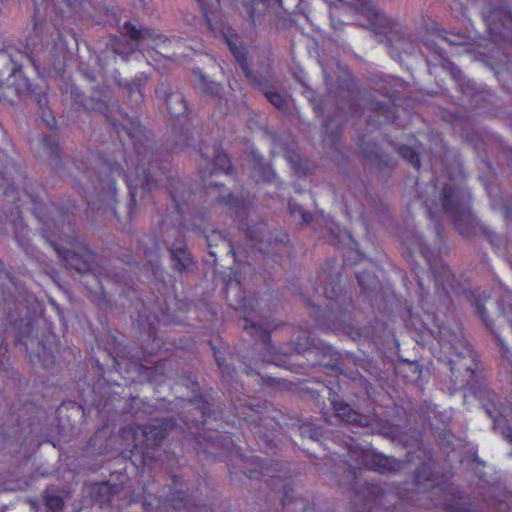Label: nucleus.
Returning a JSON list of instances; mask_svg holds the SVG:
<instances>
[{
	"mask_svg": "<svg viewBox=\"0 0 512 512\" xmlns=\"http://www.w3.org/2000/svg\"><path fill=\"white\" fill-rule=\"evenodd\" d=\"M243 234L245 245L242 246L221 231L213 230L210 234H204L207 241L209 254L214 258L217 265L218 257L222 254L231 256L235 268H230V273L224 281V294L231 308L244 313V329L254 339L253 349L258 353L257 360L261 363L274 364L279 367H285L296 373H303L306 367L328 366L325 362L326 357L334 353L331 345L323 343L311 337L308 330H300L296 340L292 342L291 353H281L274 348L271 340V332L276 326L265 320L251 318L252 314L262 317V312H258L260 302L255 297H248L243 290V281L241 279V270H252V265L247 260L251 254L263 255L265 262L271 260L279 263L281 256L280 250L286 248L289 242L288 235L282 234L281 237L274 235L269 230L265 222H258L252 227L241 222L239 227Z\"/></svg>",
	"mask_w": 512,
	"mask_h": 512,
	"instance_id": "nucleus-1",
	"label": "nucleus"
},
{
	"mask_svg": "<svg viewBox=\"0 0 512 512\" xmlns=\"http://www.w3.org/2000/svg\"><path fill=\"white\" fill-rule=\"evenodd\" d=\"M74 101L86 111H99L110 123L122 144V158L126 170L114 160V155L108 153L90 152L87 160L91 167L84 162L77 166L79 170L94 183L97 182V201L88 200L91 211L110 210L116 217V179L122 177L128 188L130 200L127 205V215L130 220L136 207L138 188L149 194L157 187L152 177V171L162 157V153L154 148V142L148 137L138 119L130 117L115 103H105L99 99L84 97L75 88L72 90Z\"/></svg>",
	"mask_w": 512,
	"mask_h": 512,
	"instance_id": "nucleus-2",
	"label": "nucleus"
},
{
	"mask_svg": "<svg viewBox=\"0 0 512 512\" xmlns=\"http://www.w3.org/2000/svg\"><path fill=\"white\" fill-rule=\"evenodd\" d=\"M344 264L341 269L330 262H327L323 271V276L328 281L324 287L313 286V290L319 293L322 290L323 295L329 301L325 310L317 309L316 320L320 325H325L328 329L338 330L349 326L351 315L354 310L351 291L342 285V272L348 266L362 263L363 270H356L354 273L360 292L364 297L369 298L373 306L392 310L393 306L398 304V298L391 289L390 285L384 284L379 280L377 272L382 270L375 261L365 257L363 253L356 248H349L343 253Z\"/></svg>",
	"mask_w": 512,
	"mask_h": 512,
	"instance_id": "nucleus-3",
	"label": "nucleus"
},
{
	"mask_svg": "<svg viewBox=\"0 0 512 512\" xmlns=\"http://www.w3.org/2000/svg\"><path fill=\"white\" fill-rule=\"evenodd\" d=\"M33 29L25 40L24 55L36 70L55 66L68 50L64 32L65 22L81 0H33Z\"/></svg>",
	"mask_w": 512,
	"mask_h": 512,
	"instance_id": "nucleus-4",
	"label": "nucleus"
},
{
	"mask_svg": "<svg viewBox=\"0 0 512 512\" xmlns=\"http://www.w3.org/2000/svg\"><path fill=\"white\" fill-rule=\"evenodd\" d=\"M144 310L139 313L141 325L145 322L148 324L147 339L143 340L142 355L126 358L121 355L113 357V367L121 375L125 381V385L133 383H150L161 385L170 377V364L172 360L160 359L157 361H150L148 357L153 356L164 350H169L165 347L164 342L157 336L156 325L167 321L169 308L162 307L158 304H147L144 302Z\"/></svg>",
	"mask_w": 512,
	"mask_h": 512,
	"instance_id": "nucleus-5",
	"label": "nucleus"
},
{
	"mask_svg": "<svg viewBox=\"0 0 512 512\" xmlns=\"http://www.w3.org/2000/svg\"><path fill=\"white\" fill-rule=\"evenodd\" d=\"M0 179L5 181V184L0 183V187H3L4 198L10 204L4 212L5 221L10 223L19 247L26 254H32L33 247L29 242L30 229L23 222L20 213V207L27 203L22 196L29 200L33 214L41 222H44L43 210H47L46 204L39 201V196L36 194L38 187H34L14 161H6L0 167Z\"/></svg>",
	"mask_w": 512,
	"mask_h": 512,
	"instance_id": "nucleus-6",
	"label": "nucleus"
},
{
	"mask_svg": "<svg viewBox=\"0 0 512 512\" xmlns=\"http://www.w3.org/2000/svg\"><path fill=\"white\" fill-rule=\"evenodd\" d=\"M178 426L174 417L156 419L148 425L130 424L120 430L126 453L137 468L151 467L159 445Z\"/></svg>",
	"mask_w": 512,
	"mask_h": 512,
	"instance_id": "nucleus-7",
	"label": "nucleus"
},
{
	"mask_svg": "<svg viewBox=\"0 0 512 512\" xmlns=\"http://www.w3.org/2000/svg\"><path fill=\"white\" fill-rule=\"evenodd\" d=\"M32 97L37 102L41 119L50 129L56 127V118L48 107L47 92L35 93L30 81L24 76L22 64L11 50H0V101L14 104L22 98Z\"/></svg>",
	"mask_w": 512,
	"mask_h": 512,
	"instance_id": "nucleus-8",
	"label": "nucleus"
},
{
	"mask_svg": "<svg viewBox=\"0 0 512 512\" xmlns=\"http://www.w3.org/2000/svg\"><path fill=\"white\" fill-rule=\"evenodd\" d=\"M415 244L417 245L420 254L426 259L430 267L436 286V293L439 295H448L449 292L452 291L455 294H462L464 298L475 307L476 313L484 323L485 327L497 339L502 357L512 362L509 357L511 354L509 348L504 344V341L500 338L497 332L494 331L493 323L489 319L487 310L484 307V303L490 298V295L478 290L463 289L459 291L455 286V276L451 272L450 268L442 263L441 260L432 259L430 248L426 245L423 238L415 236Z\"/></svg>",
	"mask_w": 512,
	"mask_h": 512,
	"instance_id": "nucleus-9",
	"label": "nucleus"
},
{
	"mask_svg": "<svg viewBox=\"0 0 512 512\" xmlns=\"http://www.w3.org/2000/svg\"><path fill=\"white\" fill-rule=\"evenodd\" d=\"M428 217L437 220L440 212L452 218L455 228L463 237H470L477 227V220L471 210V195L468 190L446 183L437 199H425Z\"/></svg>",
	"mask_w": 512,
	"mask_h": 512,
	"instance_id": "nucleus-10",
	"label": "nucleus"
},
{
	"mask_svg": "<svg viewBox=\"0 0 512 512\" xmlns=\"http://www.w3.org/2000/svg\"><path fill=\"white\" fill-rule=\"evenodd\" d=\"M50 243L66 267L81 275V283L90 292L91 300L98 306H108L109 301L102 280L93 267L95 254L74 237H69V240L66 241L69 247H63L52 240Z\"/></svg>",
	"mask_w": 512,
	"mask_h": 512,
	"instance_id": "nucleus-11",
	"label": "nucleus"
},
{
	"mask_svg": "<svg viewBox=\"0 0 512 512\" xmlns=\"http://www.w3.org/2000/svg\"><path fill=\"white\" fill-rule=\"evenodd\" d=\"M330 7V20L333 28L338 29L344 21L338 19L341 13L353 12L367 20L368 29L375 34L384 35L389 43L401 39L402 26L378 10L372 0H324Z\"/></svg>",
	"mask_w": 512,
	"mask_h": 512,
	"instance_id": "nucleus-12",
	"label": "nucleus"
},
{
	"mask_svg": "<svg viewBox=\"0 0 512 512\" xmlns=\"http://www.w3.org/2000/svg\"><path fill=\"white\" fill-rule=\"evenodd\" d=\"M487 32L493 48L491 59L495 60L492 68L499 81L504 73L512 75V61L509 58L512 49V8H494L484 13Z\"/></svg>",
	"mask_w": 512,
	"mask_h": 512,
	"instance_id": "nucleus-13",
	"label": "nucleus"
},
{
	"mask_svg": "<svg viewBox=\"0 0 512 512\" xmlns=\"http://www.w3.org/2000/svg\"><path fill=\"white\" fill-rule=\"evenodd\" d=\"M416 300L417 306H405L401 311L406 329L409 332H415L421 340L431 336L444 347L447 329L429 304V293L425 291L420 280H418Z\"/></svg>",
	"mask_w": 512,
	"mask_h": 512,
	"instance_id": "nucleus-14",
	"label": "nucleus"
},
{
	"mask_svg": "<svg viewBox=\"0 0 512 512\" xmlns=\"http://www.w3.org/2000/svg\"><path fill=\"white\" fill-rule=\"evenodd\" d=\"M347 445L348 469L352 476L357 472L369 470L379 474H390L400 470L402 462L394 457L385 456L366 447L360 446L352 437Z\"/></svg>",
	"mask_w": 512,
	"mask_h": 512,
	"instance_id": "nucleus-15",
	"label": "nucleus"
},
{
	"mask_svg": "<svg viewBox=\"0 0 512 512\" xmlns=\"http://www.w3.org/2000/svg\"><path fill=\"white\" fill-rule=\"evenodd\" d=\"M328 390V397L331 401L336 417L340 421L359 426L361 428H370L373 433L391 434L394 430L393 425L388 420H383L374 414H362L354 410L349 404L336 400V394L331 388L326 387Z\"/></svg>",
	"mask_w": 512,
	"mask_h": 512,
	"instance_id": "nucleus-16",
	"label": "nucleus"
},
{
	"mask_svg": "<svg viewBox=\"0 0 512 512\" xmlns=\"http://www.w3.org/2000/svg\"><path fill=\"white\" fill-rule=\"evenodd\" d=\"M227 45L234 55L237 63L240 65L243 73L249 82L262 91L267 100L279 110H284L287 107V100L279 92L272 89L270 80L266 76H257L249 67L245 49L237 47L233 40L225 37Z\"/></svg>",
	"mask_w": 512,
	"mask_h": 512,
	"instance_id": "nucleus-17",
	"label": "nucleus"
},
{
	"mask_svg": "<svg viewBox=\"0 0 512 512\" xmlns=\"http://www.w3.org/2000/svg\"><path fill=\"white\" fill-rule=\"evenodd\" d=\"M183 385H185L192 392V397L187 400L186 406H190L188 412H195V417L188 416L181 417L180 420L189 429L192 434V429L197 431L203 430L208 418H211V409L209 402L203 397L200 391L199 383L196 377L187 375L183 378Z\"/></svg>",
	"mask_w": 512,
	"mask_h": 512,
	"instance_id": "nucleus-18",
	"label": "nucleus"
},
{
	"mask_svg": "<svg viewBox=\"0 0 512 512\" xmlns=\"http://www.w3.org/2000/svg\"><path fill=\"white\" fill-rule=\"evenodd\" d=\"M158 170L162 172L166 176L167 179V188L172 197V200L175 204V208L177 212L184 216L186 213L193 216L196 215L191 211L190 202H192V198H195L197 193L188 189L186 185L177 177L168 176L165 171H162V167L158 166ZM183 222L180 224L181 230H200L201 226L196 223L187 224L186 218L183 217Z\"/></svg>",
	"mask_w": 512,
	"mask_h": 512,
	"instance_id": "nucleus-19",
	"label": "nucleus"
},
{
	"mask_svg": "<svg viewBox=\"0 0 512 512\" xmlns=\"http://www.w3.org/2000/svg\"><path fill=\"white\" fill-rule=\"evenodd\" d=\"M235 410L238 421L244 422L254 435L264 441L270 442V435H274L272 431L280 428V423L275 418L265 416L260 410L250 405L235 407Z\"/></svg>",
	"mask_w": 512,
	"mask_h": 512,
	"instance_id": "nucleus-20",
	"label": "nucleus"
},
{
	"mask_svg": "<svg viewBox=\"0 0 512 512\" xmlns=\"http://www.w3.org/2000/svg\"><path fill=\"white\" fill-rule=\"evenodd\" d=\"M166 108L169 115L181 125L179 129L174 127L175 132L179 140L177 145L190 146V140H192V132L189 128H184V125L189 122L188 119V105L185 97L180 92H171L166 95Z\"/></svg>",
	"mask_w": 512,
	"mask_h": 512,
	"instance_id": "nucleus-21",
	"label": "nucleus"
},
{
	"mask_svg": "<svg viewBox=\"0 0 512 512\" xmlns=\"http://www.w3.org/2000/svg\"><path fill=\"white\" fill-rule=\"evenodd\" d=\"M224 185L218 182H209L205 186L204 194L209 198L212 205H223L235 211L237 216L244 214L252 205L254 197L235 196L232 192L224 194Z\"/></svg>",
	"mask_w": 512,
	"mask_h": 512,
	"instance_id": "nucleus-22",
	"label": "nucleus"
},
{
	"mask_svg": "<svg viewBox=\"0 0 512 512\" xmlns=\"http://www.w3.org/2000/svg\"><path fill=\"white\" fill-rule=\"evenodd\" d=\"M92 392L95 394L92 405L97 410L98 414H110L117 411L121 407V402L124 400L121 395L124 389L119 383H103L96 388H92Z\"/></svg>",
	"mask_w": 512,
	"mask_h": 512,
	"instance_id": "nucleus-23",
	"label": "nucleus"
},
{
	"mask_svg": "<svg viewBox=\"0 0 512 512\" xmlns=\"http://www.w3.org/2000/svg\"><path fill=\"white\" fill-rule=\"evenodd\" d=\"M169 251L174 271L179 273L192 271L195 262L186 247L185 238L182 234L171 244Z\"/></svg>",
	"mask_w": 512,
	"mask_h": 512,
	"instance_id": "nucleus-24",
	"label": "nucleus"
},
{
	"mask_svg": "<svg viewBox=\"0 0 512 512\" xmlns=\"http://www.w3.org/2000/svg\"><path fill=\"white\" fill-rule=\"evenodd\" d=\"M239 456L241 457V461L245 464L242 472L247 477L255 479H261L263 477H280L275 474L280 471L278 462L273 461L268 464L257 456L247 458H243L241 454H239Z\"/></svg>",
	"mask_w": 512,
	"mask_h": 512,
	"instance_id": "nucleus-25",
	"label": "nucleus"
},
{
	"mask_svg": "<svg viewBox=\"0 0 512 512\" xmlns=\"http://www.w3.org/2000/svg\"><path fill=\"white\" fill-rule=\"evenodd\" d=\"M199 153L202 159L207 163L212 164V176L216 171H222L226 174L233 172V166L229 156L220 150V146L214 144L213 146L203 145L199 147Z\"/></svg>",
	"mask_w": 512,
	"mask_h": 512,
	"instance_id": "nucleus-26",
	"label": "nucleus"
},
{
	"mask_svg": "<svg viewBox=\"0 0 512 512\" xmlns=\"http://www.w3.org/2000/svg\"><path fill=\"white\" fill-rule=\"evenodd\" d=\"M282 506L284 512H315L313 503L302 497L293 498V487L286 484L283 487Z\"/></svg>",
	"mask_w": 512,
	"mask_h": 512,
	"instance_id": "nucleus-27",
	"label": "nucleus"
},
{
	"mask_svg": "<svg viewBox=\"0 0 512 512\" xmlns=\"http://www.w3.org/2000/svg\"><path fill=\"white\" fill-rule=\"evenodd\" d=\"M196 442V451L198 454L200 453H209L212 454L211 449H215L218 447H223L224 442L227 439H230V436L227 433H220L219 431H213V435H209L206 437L205 435L198 434L194 437Z\"/></svg>",
	"mask_w": 512,
	"mask_h": 512,
	"instance_id": "nucleus-28",
	"label": "nucleus"
},
{
	"mask_svg": "<svg viewBox=\"0 0 512 512\" xmlns=\"http://www.w3.org/2000/svg\"><path fill=\"white\" fill-rule=\"evenodd\" d=\"M168 501L171 506L179 512L182 510L185 512H203L205 510V506H199L193 503L191 497L182 490L173 491Z\"/></svg>",
	"mask_w": 512,
	"mask_h": 512,
	"instance_id": "nucleus-29",
	"label": "nucleus"
},
{
	"mask_svg": "<svg viewBox=\"0 0 512 512\" xmlns=\"http://www.w3.org/2000/svg\"><path fill=\"white\" fill-rule=\"evenodd\" d=\"M451 377H454V389H465L468 385V379L474 376V370L467 363L458 364L456 361L450 359Z\"/></svg>",
	"mask_w": 512,
	"mask_h": 512,
	"instance_id": "nucleus-30",
	"label": "nucleus"
},
{
	"mask_svg": "<svg viewBox=\"0 0 512 512\" xmlns=\"http://www.w3.org/2000/svg\"><path fill=\"white\" fill-rule=\"evenodd\" d=\"M414 483L418 489L423 488L425 491L434 489L439 485L428 463H423L416 468L414 472Z\"/></svg>",
	"mask_w": 512,
	"mask_h": 512,
	"instance_id": "nucleus-31",
	"label": "nucleus"
},
{
	"mask_svg": "<svg viewBox=\"0 0 512 512\" xmlns=\"http://www.w3.org/2000/svg\"><path fill=\"white\" fill-rule=\"evenodd\" d=\"M444 66L449 71L452 79L459 86L463 94L470 95L472 97L476 96L475 83L473 81L466 80L462 71L454 63L447 61Z\"/></svg>",
	"mask_w": 512,
	"mask_h": 512,
	"instance_id": "nucleus-32",
	"label": "nucleus"
},
{
	"mask_svg": "<svg viewBox=\"0 0 512 512\" xmlns=\"http://www.w3.org/2000/svg\"><path fill=\"white\" fill-rule=\"evenodd\" d=\"M144 255L147 258L145 269L151 271L155 279H158L163 274V269L160 263V246L157 241H154L152 248H145Z\"/></svg>",
	"mask_w": 512,
	"mask_h": 512,
	"instance_id": "nucleus-33",
	"label": "nucleus"
},
{
	"mask_svg": "<svg viewBox=\"0 0 512 512\" xmlns=\"http://www.w3.org/2000/svg\"><path fill=\"white\" fill-rule=\"evenodd\" d=\"M123 31L132 41L140 42L144 39L156 41L161 35L156 34L150 28H138L130 21H126L123 25Z\"/></svg>",
	"mask_w": 512,
	"mask_h": 512,
	"instance_id": "nucleus-34",
	"label": "nucleus"
},
{
	"mask_svg": "<svg viewBox=\"0 0 512 512\" xmlns=\"http://www.w3.org/2000/svg\"><path fill=\"white\" fill-rule=\"evenodd\" d=\"M29 360L32 364L39 363L44 369L49 368L55 362V357L49 347L41 342H37V352L29 354Z\"/></svg>",
	"mask_w": 512,
	"mask_h": 512,
	"instance_id": "nucleus-35",
	"label": "nucleus"
},
{
	"mask_svg": "<svg viewBox=\"0 0 512 512\" xmlns=\"http://www.w3.org/2000/svg\"><path fill=\"white\" fill-rule=\"evenodd\" d=\"M213 350L217 366L221 372L222 381L226 384H229L233 381L236 374L235 368L226 363L225 358L220 355V352L217 351L215 347H213Z\"/></svg>",
	"mask_w": 512,
	"mask_h": 512,
	"instance_id": "nucleus-36",
	"label": "nucleus"
},
{
	"mask_svg": "<svg viewBox=\"0 0 512 512\" xmlns=\"http://www.w3.org/2000/svg\"><path fill=\"white\" fill-rule=\"evenodd\" d=\"M197 87L203 94L209 96H218L222 90V87L219 83L208 80L201 73L198 75Z\"/></svg>",
	"mask_w": 512,
	"mask_h": 512,
	"instance_id": "nucleus-37",
	"label": "nucleus"
},
{
	"mask_svg": "<svg viewBox=\"0 0 512 512\" xmlns=\"http://www.w3.org/2000/svg\"><path fill=\"white\" fill-rule=\"evenodd\" d=\"M377 114L384 117L386 122H394L396 119V106L390 102L378 101L372 108Z\"/></svg>",
	"mask_w": 512,
	"mask_h": 512,
	"instance_id": "nucleus-38",
	"label": "nucleus"
},
{
	"mask_svg": "<svg viewBox=\"0 0 512 512\" xmlns=\"http://www.w3.org/2000/svg\"><path fill=\"white\" fill-rule=\"evenodd\" d=\"M146 81L147 78L144 76V74H141L140 76H136L128 84L129 98L131 100L134 99V101L137 103L143 101L142 86L146 83Z\"/></svg>",
	"mask_w": 512,
	"mask_h": 512,
	"instance_id": "nucleus-39",
	"label": "nucleus"
},
{
	"mask_svg": "<svg viewBox=\"0 0 512 512\" xmlns=\"http://www.w3.org/2000/svg\"><path fill=\"white\" fill-rule=\"evenodd\" d=\"M397 153L399 154L400 157L407 160V162L414 168H420L421 163L419 154L413 147L407 145H399L397 147Z\"/></svg>",
	"mask_w": 512,
	"mask_h": 512,
	"instance_id": "nucleus-40",
	"label": "nucleus"
},
{
	"mask_svg": "<svg viewBox=\"0 0 512 512\" xmlns=\"http://www.w3.org/2000/svg\"><path fill=\"white\" fill-rule=\"evenodd\" d=\"M300 435L314 441H320L323 436L322 427L311 423H304L299 427Z\"/></svg>",
	"mask_w": 512,
	"mask_h": 512,
	"instance_id": "nucleus-41",
	"label": "nucleus"
},
{
	"mask_svg": "<svg viewBox=\"0 0 512 512\" xmlns=\"http://www.w3.org/2000/svg\"><path fill=\"white\" fill-rule=\"evenodd\" d=\"M363 157L371 162L378 164L382 158V152L381 149L376 145H370V144H363L361 145Z\"/></svg>",
	"mask_w": 512,
	"mask_h": 512,
	"instance_id": "nucleus-42",
	"label": "nucleus"
},
{
	"mask_svg": "<svg viewBox=\"0 0 512 512\" xmlns=\"http://www.w3.org/2000/svg\"><path fill=\"white\" fill-rule=\"evenodd\" d=\"M288 209L291 216L294 218L299 217L301 223H309L312 220V214L305 211L301 205L297 202L290 200L288 203Z\"/></svg>",
	"mask_w": 512,
	"mask_h": 512,
	"instance_id": "nucleus-43",
	"label": "nucleus"
},
{
	"mask_svg": "<svg viewBox=\"0 0 512 512\" xmlns=\"http://www.w3.org/2000/svg\"><path fill=\"white\" fill-rule=\"evenodd\" d=\"M32 330H33V323L31 320H27L26 323L24 324V326L21 328L19 335L17 337V342L22 344L25 347V350L27 352L29 351L28 339L31 344L34 342L33 339L29 338V334L32 332Z\"/></svg>",
	"mask_w": 512,
	"mask_h": 512,
	"instance_id": "nucleus-44",
	"label": "nucleus"
},
{
	"mask_svg": "<svg viewBox=\"0 0 512 512\" xmlns=\"http://www.w3.org/2000/svg\"><path fill=\"white\" fill-rule=\"evenodd\" d=\"M45 506L50 512L61 511L64 507L63 498L58 495L48 494L45 497Z\"/></svg>",
	"mask_w": 512,
	"mask_h": 512,
	"instance_id": "nucleus-45",
	"label": "nucleus"
},
{
	"mask_svg": "<svg viewBox=\"0 0 512 512\" xmlns=\"http://www.w3.org/2000/svg\"><path fill=\"white\" fill-rule=\"evenodd\" d=\"M42 143L45 149L51 154H57L59 151L58 140L54 136H43Z\"/></svg>",
	"mask_w": 512,
	"mask_h": 512,
	"instance_id": "nucleus-46",
	"label": "nucleus"
},
{
	"mask_svg": "<svg viewBox=\"0 0 512 512\" xmlns=\"http://www.w3.org/2000/svg\"><path fill=\"white\" fill-rule=\"evenodd\" d=\"M258 165L262 171V178L267 181V182H270V181H273L276 177V174L275 172L272 170V168L267 165V164H263L262 162L258 161Z\"/></svg>",
	"mask_w": 512,
	"mask_h": 512,
	"instance_id": "nucleus-47",
	"label": "nucleus"
},
{
	"mask_svg": "<svg viewBox=\"0 0 512 512\" xmlns=\"http://www.w3.org/2000/svg\"><path fill=\"white\" fill-rule=\"evenodd\" d=\"M304 86H305V94L306 96L310 99V101L312 102L313 106H314V111L316 114H319L321 111H322V105H321V102H316L315 99H313V91L311 89H309L302 80H299Z\"/></svg>",
	"mask_w": 512,
	"mask_h": 512,
	"instance_id": "nucleus-48",
	"label": "nucleus"
},
{
	"mask_svg": "<svg viewBox=\"0 0 512 512\" xmlns=\"http://www.w3.org/2000/svg\"><path fill=\"white\" fill-rule=\"evenodd\" d=\"M256 0H251L247 3H245V9H246V12L249 16V18L251 19V21L255 22L256 18H257V15H256V12H255V8H254V3H255Z\"/></svg>",
	"mask_w": 512,
	"mask_h": 512,
	"instance_id": "nucleus-49",
	"label": "nucleus"
},
{
	"mask_svg": "<svg viewBox=\"0 0 512 512\" xmlns=\"http://www.w3.org/2000/svg\"><path fill=\"white\" fill-rule=\"evenodd\" d=\"M345 240H347L349 243H352L355 247L357 246V243L356 241L353 239L352 235L347 233L346 231L343 233L342 235V238L339 239L338 241H335L334 239L331 240L332 244L334 245H339L340 243L344 242Z\"/></svg>",
	"mask_w": 512,
	"mask_h": 512,
	"instance_id": "nucleus-50",
	"label": "nucleus"
},
{
	"mask_svg": "<svg viewBox=\"0 0 512 512\" xmlns=\"http://www.w3.org/2000/svg\"><path fill=\"white\" fill-rule=\"evenodd\" d=\"M498 305L500 307V311L501 313L503 314V316L509 321L511 327H512V308L510 309V311H507L504 307H503V303L502 302H498Z\"/></svg>",
	"mask_w": 512,
	"mask_h": 512,
	"instance_id": "nucleus-51",
	"label": "nucleus"
},
{
	"mask_svg": "<svg viewBox=\"0 0 512 512\" xmlns=\"http://www.w3.org/2000/svg\"><path fill=\"white\" fill-rule=\"evenodd\" d=\"M367 490L370 494L375 495L376 497H378L380 494H384V491L374 484H368Z\"/></svg>",
	"mask_w": 512,
	"mask_h": 512,
	"instance_id": "nucleus-52",
	"label": "nucleus"
},
{
	"mask_svg": "<svg viewBox=\"0 0 512 512\" xmlns=\"http://www.w3.org/2000/svg\"><path fill=\"white\" fill-rule=\"evenodd\" d=\"M341 133H342V128L338 125V126L336 127V130H335L334 132H331L330 136H331L333 139H338V138H340Z\"/></svg>",
	"mask_w": 512,
	"mask_h": 512,
	"instance_id": "nucleus-53",
	"label": "nucleus"
},
{
	"mask_svg": "<svg viewBox=\"0 0 512 512\" xmlns=\"http://www.w3.org/2000/svg\"><path fill=\"white\" fill-rule=\"evenodd\" d=\"M49 303L56 310L57 314H60L61 311H60V308H59L58 304L56 303V301L52 298H49Z\"/></svg>",
	"mask_w": 512,
	"mask_h": 512,
	"instance_id": "nucleus-54",
	"label": "nucleus"
},
{
	"mask_svg": "<svg viewBox=\"0 0 512 512\" xmlns=\"http://www.w3.org/2000/svg\"><path fill=\"white\" fill-rule=\"evenodd\" d=\"M96 487L99 491L102 489L108 490L110 488L107 482L96 484Z\"/></svg>",
	"mask_w": 512,
	"mask_h": 512,
	"instance_id": "nucleus-55",
	"label": "nucleus"
},
{
	"mask_svg": "<svg viewBox=\"0 0 512 512\" xmlns=\"http://www.w3.org/2000/svg\"><path fill=\"white\" fill-rule=\"evenodd\" d=\"M114 51H115V53H117V54H120V55L125 54V56H127V53H126V52H124V51H122V50H121V48L118 46V44H116V45L114 46ZM124 58H125V59H127V57H124Z\"/></svg>",
	"mask_w": 512,
	"mask_h": 512,
	"instance_id": "nucleus-56",
	"label": "nucleus"
},
{
	"mask_svg": "<svg viewBox=\"0 0 512 512\" xmlns=\"http://www.w3.org/2000/svg\"><path fill=\"white\" fill-rule=\"evenodd\" d=\"M244 371L247 375H253L255 372L254 368H252L250 365H246Z\"/></svg>",
	"mask_w": 512,
	"mask_h": 512,
	"instance_id": "nucleus-57",
	"label": "nucleus"
},
{
	"mask_svg": "<svg viewBox=\"0 0 512 512\" xmlns=\"http://www.w3.org/2000/svg\"><path fill=\"white\" fill-rule=\"evenodd\" d=\"M330 124H331V120L330 119H326V121L324 122V127H325V131H326L327 134H328V131H329Z\"/></svg>",
	"mask_w": 512,
	"mask_h": 512,
	"instance_id": "nucleus-58",
	"label": "nucleus"
},
{
	"mask_svg": "<svg viewBox=\"0 0 512 512\" xmlns=\"http://www.w3.org/2000/svg\"><path fill=\"white\" fill-rule=\"evenodd\" d=\"M506 438L509 442L512 443V429H510L509 433L506 434Z\"/></svg>",
	"mask_w": 512,
	"mask_h": 512,
	"instance_id": "nucleus-59",
	"label": "nucleus"
},
{
	"mask_svg": "<svg viewBox=\"0 0 512 512\" xmlns=\"http://www.w3.org/2000/svg\"><path fill=\"white\" fill-rule=\"evenodd\" d=\"M431 188L433 189L434 192H436V190H437V180L433 181V183L431 184Z\"/></svg>",
	"mask_w": 512,
	"mask_h": 512,
	"instance_id": "nucleus-60",
	"label": "nucleus"
},
{
	"mask_svg": "<svg viewBox=\"0 0 512 512\" xmlns=\"http://www.w3.org/2000/svg\"><path fill=\"white\" fill-rule=\"evenodd\" d=\"M1 296H2V300L4 302H7L8 301V298L6 297L5 293L4 292H1Z\"/></svg>",
	"mask_w": 512,
	"mask_h": 512,
	"instance_id": "nucleus-61",
	"label": "nucleus"
},
{
	"mask_svg": "<svg viewBox=\"0 0 512 512\" xmlns=\"http://www.w3.org/2000/svg\"><path fill=\"white\" fill-rule=\"evenodd\" d=\"M347 78L350 80V82H351V83H353V82H354V78L352 77V75H351V74H349V73H348V74H347Z\"/></svg>",
	"mask_w": 512,
	"mask_h": 512,
	"instance_id": "nucleus-62",
	"label": "nucleus"
},
{
	"mask_svg": "<svg viewBox=\"0 0 512 512\" xmlns=\"http://www.w3.org/2000/svg\"><path fill=\"white\" fill-rule=\"evenodd\" d=\"M173 483H174V484H177V483H178V479H177V477H176V476H173Z\"/></svg>",
	"mask_w": 512,
	"mask_h": 512,
	"instance_id": "nucleus-63",
	"label": "nucleus"
},
{
	"mask_svg": "<svg viewBox=\"0 0 512 512\" xmlns=\"http://www.w3.org/2000/svg\"><path fill=\"white\" fill-rule=\"evenodd\" d=\"M467 359L463 356L461 357V361H466Z\"/></svg>",
	"mask_w": 512,
	"mask_h": 512,
	"instance_id": "nucleus-64",
	"label": "nucleus"
}]
</instances>
